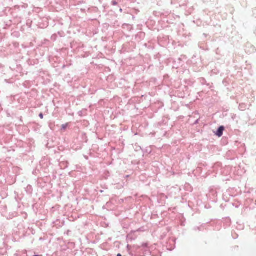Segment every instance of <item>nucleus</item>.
<instances>
[{
  "label": "nucleus",
  "mask_w": 256,
  "mask_h": 256,
  "mask_svg": "<svg viewBox=\"0 0 256 256\" xmlns=\"http://www.w3.org/2000/svg\"><path fill=\"white\" fill-rule=\"evenodd\" d=\"M224 130V128L223 126H221L219 128L218 130L216 132V134L218 137H220L222 136L223 132Z\"/></svg>",
  "instance_id": "obj_1"
},
{
  "label": "nucleus",
  "mask_w": 256,
  "mask_h": 256,
  "mask_svg": "<svg viewBox=\"0 0 256 256\" xmlns=\"http://www.w3.org/2000/svg\"><path fill=\"white\" fill-rule=\"evenodd\" d=\"M68 126V124H63L62 126V128H64V129H65Z\"/></svg>",
  "instance_id": "obj_2"
},
{
  "label": "nucleus",
  "mask_w": 256,
  "mask_h": 256,
  "mask_svg": "<svg viewBox=\"0 0 256 256\" xmlns=\"http://www.w3.org/2000/svg\"><path fill=\"white\" fill-rule=\"evenodd\" d=\"M40 117V118L42 119L44 118V116L42 114H40V115H39Z\"/></svg>",
  "instance_id": "obj_3"
},
{
  "label": "nucleus",
  "mask_w": 256,
  "mask_h": 256,
  "mask_svg": "<svg viewBox=\"0 0 256 256\" xmlns=\"http://www.w3.org/2000/svg\"><path fill=\"white\" fill-rule=\"evenodd\" d=\"M117 256H122V255L120 254H117Z\"/></svg>",
  "instance_id": "obj_4"
}]
</instances>
